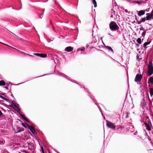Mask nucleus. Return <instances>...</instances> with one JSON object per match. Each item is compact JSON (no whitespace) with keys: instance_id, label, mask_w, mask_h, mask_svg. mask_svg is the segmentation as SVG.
<instances>
[{"instance_id":"obj_24","label":"nucleus","mask_w":153,"mask_h":153,"mask_svg":"<svg viewBox=\"0 0 153 153\" xmlns=\"http://www.w3.org/2000/svg\"><path fill=\"white\" fill-rule=\"evenodd\" d=\"M140 30H143V31H145L144 29V28H143V27H141L139 28Z\"/></svg>"},{"instance_id":"obj_6","label":"nucleus","mask_w":153,"mask_h":153,"mask_svg":"<svg viewBox=\"0 0 153 153\" xmlns=\"http://www.w3.org/2000/svg\"><path fill=\"white\" fill-rule=\"evenodd\" d=\"M143 2V1L142 0H138L136 1H133L132 3H134L135 4H138L140 5L142 4Z\"/></svg>"},{"instance_id":"obj_4","label":"nucleus","mask_w":153,"mask_h":153,"mask_svg":"<svg viewBox=\"0 0 153 153\" xmlns=\"http://www.w3.org/2000/svg\"><path fill=\"white\" fill-rule=\"evenodd\" d=\"M22 125L24 127H26V125H27L28 126L29 130L31 131L33 134H35V133H36L35 130L34 128L32 126H29L27 124H25L24 123H22Z\"/></svg>"},{"instance_id":"obj_8","label":"nucleus","mask_w":153,"mask_h":153,"mask_svg":"<svg viewBox=\"0 0 153 153\" xmlns=\"http://www.w3.org/2000/svg\"><path fill=\"white\" fill-rule=\"evenodd\" d=\"M145 124L146 128V129L149 131L151 130V127L149 123H147L146 122L145 123Z\"/></svg>"},{"instance_id":"obj_23","label":"nucleus","mask_w":153,"mask_h":153,"mask_svg":"<svg viewBox=\"0 0 153 153\" xmlns=\"http://www.w3.org/2000/svg\"><path fill=\"white\" fill-rule=\"evenodd\" d=\"M146 20V19L145 18H142L141 20H140V21L142 22H144Z\"/></svg>"},{"instance_id":"obj_36","label":"nucleus","mask_w":153,"mask_h":153,"mask_svg":"<svg viewBox=\"0 0 153 153\" xmlns=\"http://www.w3.org/2000/svg\"><path fill=\"white\" fill-rule=\"evenodd\" d=\"M108 35H110V36H112L111 34H109V33H108Z\"/></svg>"},{"instance_id":"obj_7","label":"nucleus","mask_w":153,"mask_h":153,"mask_svg":"<svg viewBox=\"0 0 153 153\" xmlns=\"http://www.w3.org/2000/svg\"><path fill=\"white\" fill-rule=\"evenodd\" d=\"M73 48L70 46H69L66 47L65 49V51L67 52H69L72 51L73 50Z\"/></svg>"},{"instance_id":"obj_18","label":"nucleus","mask_w":153,"mask_h":153,"mask_svg":"<svg viewBox=\"0 0 153 153\" xmlns=\"http://www.w3.org/2000/svg\"><path fill=\"white\" fill-rule=\"evenodd\" d=\"M21 116L23 119H24L27 122H29V120L28 119H27V118H26L25 117V116L24 115L21 114Z\"/></svg>"},{"instance_id":"obj_27","label":"nucleus","mask_w":153,"mask_h":153,"mask_svg":"<svg viewBox=\"0 0 153 153\" xmlns=\"http://www.w3.org/2000/svg\"><path fill=\"white\" fill-rule=\"evenodd\" d=\"M40 53H34V54L35 55H36V56H39L40 57Z\"/></svg>"},{"instance_id":"obj_20","label":"nucleus","mask_w":153,"mask_h":153,"mask_svg":"<svg viewBox=\"0 0 153 153\" xmlns=\"http://www.w3.org/2000/svg\"><path fill=\"white\" fill-rule=\"evenodd\" d=\"M122 128H117V132L118 133H120L121 132V131L122 130Z\"/></svg>"},{"instance_id":"obj_12","label":"nucleus","mask_w":153,"mask_h":153,"mask_svg":"<svg viewBox=\"0 0 153 153\" xmlns=\"http://www.w3.org/2000/svg\"><path fill=\"white\" fill-rule=\"evenodd\" d=\"M26 145L27 146V147H28V149L29 150H31V148H30V147H31V145L28 143H26Z\"/></svg>"},{"instance_id":"obj_21","label":"nucleus","mask_w":153,"mask_h":153,"mask_svg":"<svg viewBox=\"0 0 153 153\" xmlns=\"http://www.w3.org/2000/svg\"><path fill=\"white\" fill-rule=\"evenodd\" d=\"M149 81L151 83L153 84V77H151L149 79Z\"/></svg>"},{"instance_id":"obj_15","label":"nucleus","mask_w":153,"mask_h":153,"mask_svg":"<svg viewBox=\"0 0 153 153\" xmlns=\"http://www.w3.org/2000/svg\"><path fill=\"white\" fill-rule=\"evenodd\" d=\"M47 56V55L45 53H40V57H46Z\"/></svg>"},{"instance_id":"obj_31","label":"nucleus","mask_w":153,"mask_h":153,"mask_svg":"<svg viewBox=\"0 0 153 153\" xmlns=\"http://www.w3.org/2000/svg\"><path fill=\"white\" fill-rule=\"evenodd\" d=\"M151 14L152 15V16H153V10H152Z\"/></svg>"},{"instance_id":"obj_16","label":"nucleus","mask_w":153,"mask_h":153,"mask_svg":"<svg viewBox=\"0 0 153 153\" xmlns=\"http://www.w3.org/2000/svg\"><path fill=\"white\" fill-rule=\"evenodd\" d=\"M92 3L94 5V7H97V2L95 0H92Z\"/></svg>"},{"instance_id":"obj_11","label":"nucleus","mask_w":153,"mask_h":153,"mask_svg":"<svg viewBox=\"0 0 153 153\" xmlns=\"http://www.w3.org/2000/svg\"><path fill=\"white\" fill-rule=\"evenodd\" d=\"M151 43V42H145L143 45V47L145 48H147L146 46L149 45Z\"/></svg>"},{"instance_id":"obj_32","label":"nucleus","mask_w":153,"mask_h":153,"mask_svg":"<svg viewBox=\"0 0 153 153\" xmlns=\"http://www.w3.org/2000/svg\"><path fill=\"white\" fill-rule=\"evenodd\" d=\"M2 114V113L1 111H0V117Z\"/></svg>"},{"instance_id":"obj_13","label":"nucleus","mask_w":153,"mask_h":153,"mask_svg":"<svg viewBox=\"0 0 153 153\" xmlns=\"http://www.w3.org/2000/svg\"><path fill=\"white\" fill-rule=\"evenodd\" d=\"M106 48L108 49V50L110 51L112 53L114 52V51L111 48V47L109 46H107L106 47Z\"/></svg>"},{"instance_id":"obj_17","label":"nucleus","mask_w":153,"mask_h":153,"mask_svg":"<svg viewBox=\"0 0 153 153\" xmlns=\"http://www.w3.org/2000/svg\"><path fill=\"white\" fill-rule=\"evenodd\" d=\"M149 91L150 96L152 97L153 95V88H150Z\"/></svg>"},{"instance_id":"obj_34","label":"nucleus","mask_w":153,"mask_h":153,"mask_svg":"<svg viewBox=\"0 0 153 153\" xmlns=\"http://www.w3.org/2000/svg\"><path fill=\"white\" fill-rule=\"evenodd\" d=\"M22 152H25L26 153H27V152L26 151H24V150L23 151H22Z\"/></svg>"},{"instance_id":"obj_19","label":"nucleus","mask_w":153,"mask_h":153,"mask_svg":"<svg viewBox=\"0 0 153 153\" xmlns=\"http://www.w3.org/2000/svg\"><path fill=\"white\" fill-rule=\"evenodd\" d=\"M137 42L139 44H141V39L140 38H138L137 39Z\"/></svg>"},{"instance_id":"obj_10","label":"nucleus","mask_w":153,"mask_h":153,"mask_svg":"<svg viewBox=\"0 0 153 153\" xmlns=\"http://www.w3.org/2000/svg\"><path fill=\"white\" fill-rule=\"evenodd\" d=\"M146 15H147L146 17V20H149L151 18H152L153 16H152L151 14H149V13H147Z\"/></svg>"},{"instance_id":"obj_14","label":"nucleus","mask_w":153,"mask_h":153,"mask_svg":"<svg viewBox=\"0 0 153 153\" xmlns=\"http://www.w3.org/2000/svg\"><path fill=\"white\" fill-rule=\"evenodd\" d=\"M5 85V82L3 80L0 81V85L4 86Z\"/></svg>"},{"instance_id":"obj_25","label":"nucleus","mask_w":153,"mask_h":153,"mask_svg":"<svg viewBox=\"0 0 153 153\" xmlns=\"http://www.w3.org/2000/svg\"><path fill=\"white\" fill-rule=\"evenodd\" d=\"M0 97L1 98V99H4L5 100H6V99L4 98V97H3V96H1L0 95Z\"/></svg>"},{"instance_id":"obj_26","label":"nucleus","mask_w":153,"mask_h":153,"mask_svg":"<svg viewBox=\"0 0 153 153\" xmlns=\"http://www.w3.org/2000/svg\"><path fill=\"white\" fill-rule=\"evenodd\" d=\"M85 50V48H82V49L79 48V49H78L77 50V51H83V50Z\"/></svg>"},{"instance_id":"obj_35","label":"nucleus","mask_w":153,"mask_h":153,"mask_svg":"<svg viewBox=\"0 0 153 153\" xmlns=\"http://www.w3.org/2000/svg\"><path fill=\"white\" fill-rule=\"evenodd\" d=\"M136 46H139V45L138 44H136Z\"/></svg>"},{"instance_id":"obj_5","label":"nucleus","mask_w":153,"mask_h":153,"mask_svg":"<svg viewBox=\"0 0 153 153\" xmlns=\"http://www.w3.org/2000/svg\"><path fill=\"white\" fill-rule=\"evenodd\" d=\"M142 78V76L141 74H137L134 80L136 82H140Z\"/></svg>"},{"instance_id":"obj_29","label":"nucleus","mask_w":153,"mask_h":153,"mask_svg":"<svg viewBox=\"0 0 153 153\" xmlns=\"http://www.w3.org/2000/svg\"><path fill=\"white\" fill-rule=\"evenodd\" d=\"M125 11L126 13H128L129 14L130 13V12H128V10L126 9L125 10Z\"/></svg>"},{"instance_id":"obj_28","label":"nucleus","mask_w":153,"mask_h":153,"mask_svg":"<svg viewBox=\"0 0 153 153\" xmlns=\"http://www.w3.org/2000/svg\"><path fill=\"white\" fill-rule=\"evenodd\" d=\"M126 116L125 117L126 118H127L128 117V113H126Z\"/></svg>"},{"instance_id":"obj_22","label":"nucleus","mask_w":153,"mask_h":153,"mask_svg":"<svg viewBox=\"0 0 153 153\" xmlns=\"http://www.w3.org/2000/svg\"><path fill=\"white\" fill-rule=\"evenodd\" d=\"M146 30L144 31L142 34V36H143L144 37L146 35Z\"/></svg>"},{"instance_id":"obj_3","label":"nucleus","mask_w":153,"mask_h":153,"mask_svg":"<svg viewBox=\"0 0 153 153\" xmlns=\"http://www.w3.org/2000/svg\"><path fill=\"white\" fill-rule=\"evenodd\" d=\"M106 125L108 127L111 128L113 130H115V125H114L113 123L109 121H107Z\"/></svg>"},{"instance_id":"obj_33","label":"nucleus","mask_w":153,"mask_h":153,"mask_svg":"<svg viewBox=\"0 0 153 153\" xmlns=\"http://www.w3.org/2000/svg\"><path fill=\"white\" fill-rule=\"evenodd\" d=\"M43 16V14H42V15H41L40 16V18H42V17Z\"/></svg>"},{"instance_id":"obj_2","label":"nucleus","mask_w":153,"mask_h":153,"mask_svg":"<svg viewBox=\"0 0 153 153\" xmlns=\"http://www.w3.org/2000/svg\"><path fill=\"white\" fill-rule=\"evenodd\" d=\"M148 67L147 74L148 76H150L153 74V67L152 62H149Z\"/></svg>"},{"instance_id":"obj_37","label":"nucleus","mask_w":153,"mask_h":153,"mask_svg":"<svg viewBox=\"0 0 153 153\" xmlns=\"http://www.w3.org/2000/svg\"><path fill=\"white\" fill-rule=\"evenodd\" d=\"M152 101H153V98L152 99Z\"/></svg>"},{"instance_id":"obj_9","label":"nucleus","mask_w":153,"mask_h":153,"mask_svg":"<svg viewBox=\"0 0 153 153\" xmlns=\"http://www.w3.org/2000/svg\"><path fill=\"white\" fill-rule=\"evenodd\" d=\"M145 14V11L143 10H140L138 12V15L139 16H141Z\"/></svg>"},{"instance_id":"obj_1","label":"nucleus","mask_w":153,"mask_h":153,"mask_svg":"<svg viewBox=\"0 0 153 153\" xmlns=\"http://www.w3.org/2000/svg\"><path fill=\"white\" fill-rule=\"evenodd\" d=\"M109 27L111 30H118L119 29V26L114 22H111L110 23Z\"/></svg>"},{"instance_id":"obj_30","label":"nucleus","mask_w":153,"mask_h":153,"mask_svg":"<svg viewBox=\"0 0 153 153\" xmlns=\"http://www.w3.org/2000/svg\"><path fill=\"white\" fill-rule=\"evenodd\" d=\"M4 142L3 141H1L0 140V144H4Z\"/></svg>"}]
</instances>
